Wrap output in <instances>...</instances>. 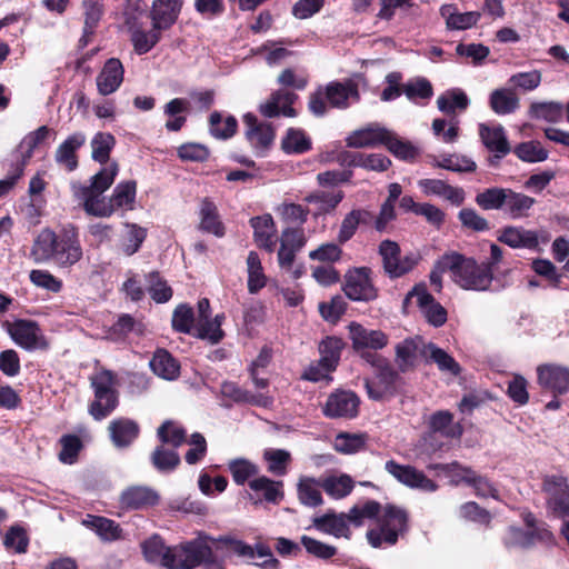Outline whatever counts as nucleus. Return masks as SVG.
Returning <instances> with one entry per match:
<instances>
[{"instance_id": "nucleus-1", "label": "nucleus", "mask_w": 569, "mask_h": 569, "mask_svg": "<svg viewBox=\"0 0 569 569\" xmlns=\"http://www.w3.org/2000/svg\"><path fill=\"white\" fill-rule=\"evenodd\" d=\"M82 256L79 230L72 223L62 226L58 232L50 228L42 229L30 250V258L36 263L52 261L61 268L76 264Z\"/></svg>"}, {"instance_id": "nucleus-2", "label": "nucleus", "mask_w": 569, "mask_h": 569, "mask_svg": "<svg viewBox=\"0 0 569 569\" xmlns=\"http://www.w3.org/2000/svg\"><path fill=\"white\" fill-rule=\"evenodd\" d=\"M118 379L113 371L102 369L90 377L94 399L88 406L89 415L97 421L109 417L119 406Z\"/></svg>"}, {"instance_id": "nucleus-3", "label": "nucleus", "mask_w": 569, "mask_h": 569, "mask_svg": "<svg viewBox=\"0 0 569 569\" xmlns=\"http://www.w3.org/2000/svg\"><path fill=\"white\" fill-rule=\"evenodd\" d=\"M350 99L353 101L360 99L358 84L355 81H331L325 88L319 87L309 96L308 108L316 117H323L327 112L326 101L331 108L347 109Z\"/></svg>"}, {"instance_id": "nucleus-4", "label": "nucleus", "mask_w": 569, "mask_h": 569, "mask_svg": "<svg viewBox=\"0 0 569 569\" xmlns=\"http://www.w3.org/2000/svg\"><path fill=\"white\" fill-rule=\"evenodd\" d=\"M453 281L466 290H488L493 280V269L485 262L478 263L473 258H467L452 251Z\"/></svg>"}, {"instance_id": "nucleus-5", "label": "nucleus", "mask_w": 569, "mask_h": 569, "mask_svg": "<svg viewBox=\"0 0 569 569\" xmlns=\"http://www.w3.org/2000/svg\"><path fill=\"white\" fill-rule=\"evenodd\" d=\"M211 556V547L204 539H193L166 550L162 566L169 569H194Z\"/></svg>"}, {"instance_id": "nucleus-6", "label": "nucleus", "mask_w": 569, "mask_h": 569, "mask_svg": "<svg viewBox=\"0 0 569 569\" xmlns=\"http://www.w3.org/2000/svg\"><path fill=\"white\" fill-rule=\"evenodd\" d=\"M118 171V163L112 161L107 167L100 169V171L91 178V183L89 186H73L74 196L82 200L83 209L88 214H91L103 201L100 197L112 186Z\"/></svg>"}, {"instance_id": "nucleus-7", "label": "nucleus", "mask_w": 569, "mask_h": 569, "mask_svg": "<svg viewBox=\"0 0 569 569\" xmlns=\"http://www.w3.org/2000/svg\"><path fill=\"white\" fill-rule=\"evenodd\" d=\"M378 253L382 260V268L386 276L393 280L411 272L419 263L420 257L408 253L401 257V248L398 242L386 239L378 246Z\"/></svg>"}, {"instance_id": "nucleus-8", "label": "nucleus", "mask_w": 569, "mask_h": 569, "mask_svg": "<svg viewBox=\"0 0 569 569\" xmlns=\"http://www.w3.org/2000/svg\"><path fill=\"white\" fill-rule=\"evenodd\" d=\"M537 542L547 547L556 546V537L545 522L541 523V527L535 528L533 530H525L517 526H509L502 538V545L507 550H529L532 549Z\"/></svg>"}, {"instance_id": "nucleus-9", "label": "nucleus", "mask_w": 569, "mask_h": 569, "mask_svg": "<svg viewBox=\"0 0 569 569\" xmlns=\"http://www.w3.org/2000/svg\"><path fill=\"white\" fill-rule=\"evenodd\" d=\"M541 490L546 495L547 511L557 519L569 517V483L566 477L547 475L542 479Z\"/></svg>"}, {"instance_id": "nucleus-10", "label": "nucleus", "mask_w": 569, "mask_h": 569, "mask_svg": "<svg viewBox=\"0 0 569 569\" xmlns=\"http://www.w3.org/2000/svg\"><path fill=\"white\" fill-rule=\"evenodd\" d=\"M369 267H355L345 274L342 290L352 301L370 302L378 298V289L371 279Z\"/></svg>"}, {"instance_id": "nucleus-11", "label": "nucleus", "mask_w": 569, "mask_h": 569, "mask_svg": "<svg viewBox=\"0 0 569 569\" xmlns=\"http://www.w3.org/2000/svg\"><path fill=\"white\" fill-rule=\"evenodd\" d=\"M360 397L352 390L338 388L330 392L321 408L328 419L351 420L359 416Z\"/></svg>"}, {"instance_id": "nucleus-12", "label": "nucleus", "mask_w": 569, "mask_h": 569, "mask_svg": "<svg viewBox=\"0 0 569 569\" xmlns=\"http://www.w3.org/2000/svg\"><path fill=\"white\" fill-rule=\"evenodd\" d=\"M7 331L11 339L21 348L32 350H47L49 342L39 323L29 319H17L13 322H7Z\"/></svg>"}, {"instance_id": "nucleus-13", "label": "nucleus", "mask_w": 569, "mask_h": 569, "mask_svg": "<svg viewBox=\"0 0 569 569\" xmlns=\"http://www.w3.org/2000/svg\"><path fill=\"white\" fill-rule=\"evenodd\" d=\"M545 230L536 231L521 226H506L498 230L497 240L512 249L539 250V243L549 241Z\"/></svg>"}, {"instance_id": "nucleus-14", "label": "nucleus", "mask_w": 569, "mask_h": 569, "mask_svg": "<svg viewBox=\"0 0 569 569\" xmlns=\"http://www.w3.org/2000/svg\"><path fill=\"white\" fill-rule=\"evenodd\" d=\"M137 182L122 181L116 186L108 202L102 201L90 216L110 217L118 209L132 210L136 201Z\"/></svg>"}, {"instance_id": "nucleus-15", "label": "nucleus", "mask_w": 569, "mask_h": 569, "mask_svg": "<svg viewBox=\"0 0 569 569\" xmlns=\"http://www.w3.org/2000/svg\"><path fill=\"white\" fill-rule=\"evenodd\" d=\"M537 382L541 389L559 397L569 392V368L543 363L537 367Z\"/></svg>"}, {"instance_id": "nucleus-16", "label": "nucleus", "mask_w": 569, "mask_h": 569, "mask_svg": "<svg viewBox=\"0 0 569 569\" xmlns=\"http://www.w3.org/2000/svg\"><path fill=\"white\" fill-rule=\"evenodd\" d=\"M417 297L418 307L421 309L427 322L439 328L447 322L448 312L435 297L428 292L425 283L416 284L407 295V299Z\"/></svg>"}, {"instance_id": "nucleus-17", "label": "nucleus", "mask_w": 569, "mask_h": 569, "mask_svg": "<svg viewBox=\"0 0 569 569\" xmlns=\"http://www.w3.org/2000/svg\"><path fill=\"white\" fill-rule=\"evenodd\" d=\"M385 469L407 487L427 492H433L438 489V485L433 480L429 479L422 471L417 470L412 466L400 465L395 460H388Z\"/></svg>"}, {"instance_id": "nucleus-18", "label": "nucleus", "mask_w": 569, "mask_h": 569, "mask_svg": "<svg viewBox=\"0 0 569 569\" xmlns=\"http://www.w3.org/2000/svg\"><path fill=\"white\" fill-rule=\"evenodd\" d=\"M409 516L406 509L387 503L383 513L378 518V523L382 527L385 542L396 545L400 535L408 530Z\"/></svg>"}, {"instance_id": "nucleus-19", "label": "nucleus", "mask_w": 569, "mask_h": 569, "mask_svg": "<svg viewBox=\"0 0 569 569\" xmlns=\"http://www.w3.org/2000/svg\"><path fill=\"white\" fill-rule=\"evenodd\" d=\"M348 329L349 338L355 351H360L362 349L380 350L389 342V337L383 331L368 329L356 321L350 322Z\"/></svg>"}, {"instance_id": "nucleus-20", "label": "nucleus", "mask_w": 569, "mask_h": 569, "mask_svg": "<svg viewBox=\"0 0 569 569\" xmlns=\"http://www.w3.org/2000/svg\"><path fill=\"white\" fill-rule=\"evenodd\" d=\"M297 100L298 94L295 92L276 90L264 103L260 104L259 111L266 118H277L279 116L295 118L297 111L292 106Z\"/></svg>"}, {"instance_id": "nucleus-21", "label": "nucleus", "mask_w": 569, "mask_h": 569, "mask_svg": "<svg viewBox=\"0 0 569 569\" xmlns=\"http://www.w3.org/2000/svg\"><path fill=\"white\" fill-rule=\"evenodd\" d=\"M120 506L126 510H144L156 507L160 501L159 493L144 486H131L122 491Z\"/></svg>"}, {"instance_id": "nucleus-22", "label": "nucleus", "mask_w": 569, "mask_h": 569, "mask_svg": "<svg viewBox=\"0 0 569 569\" xmlns=\"http://www.w3.org/2000/svg\"><path fill=\"white\" fill-rule=\"evenodd\" d=\"M124 78V68L118 58L108 59L97 76V89L101 96L116 92Z\"/></svg>"}, {"instance_id": "nucleus-23", "label": "nucleus", "mask_w": 569, "mask_h": 569, "mask_svg": "<svg viewBox=\"0 0 569 569\" xmlns=\"http://www.w3.org/2000/svg\"><path fill=\"white\" fill-rule=\"evenodd\" d=\"M249 222L253 229L256 244L269 253L273 252L277 244V229L272 216L266 213L252 217Z\"/></svg>"}, {"instance_id": "nucleus-24", "label": "nucleus", "mask_w": 569, "mask_h": 569, "mask_svg": "<svg viewBox=\"0 0 569 569\" xmlns=\"http://www.w3.org/2000/svg\"><path fill=\"white\" fill-rule=\"evenodd\" d=\"M246 138L254 148L268 149L274 139V130L270 123L259 122L258 118L248 112L243 116Z\"/></svg>"}, {"instance_id": "nucleus-25", "label": "nucleus", "mask_w": 569, "mask_h": 569, "mask_svg": "<svg viewBox=\"0 0 569 569\" xmlns=\"http://www.w3.org/2000/svg\"><path fill=\"white\" fill-rule=\"evenodd\" d=\"M182 4V0H154L150 12L154 29H170L178 20Z\"/></svg>"}, {"instance_id": "nucleus-26", "label": "nucleus", "mask_w": 569, "mask_h": 569, "mask_svg": "<svg viewBox=\"0 0 569 569\" xmlns=\"http://www.w3.org/2000/svg\"><path fill=\"white\" fill-rule=\"evenodd\" d=\"M110 439L117 448H128L140 435V427L137 421L130 418H117L108 426Z\"/></svg>"}, {"instance_id": "nucleus-27", "label": "nucleus", "mask_w": 569, "mask_h": 569, "mask_svg": "<svg viewBox=\"0 0 569 569\" xmlns=\"http://www.w3.org/2000/svg\"><path fill=\"white\" fill-rule=\"evenodd\" d=\"M198 229L202 232L210 233L217 238L226 234V226L221 220L217 204L206 197L200 202Z\"/></svg>"}, {"instance_id": "nucleus-28", "label": "nucleus", "mask_w": 569, "mask_h": 569, "mask_svg": "<svg viewBox=\"0 0 569 569\" xmlns=\"http://www.w3.org/2000/svg\"><path fill=\"white\" fill-rule=\"evenodd\" d=\"M479 137L483 146L491 152L495 158L501 159L511 151L510 143L506 137L502 126L489 127L488 124H479Z\"/></svg>"}, {"instance_id": "nucleus-29", "label": "nucleus", "mask_w": 569, "mask_h": 569, "mask_svg": "<svg viewBox=\"0 0 569 569\" xmlns=\"http://www.w3.org/2000/svg\"><path fill=\"white\" fill-rule=\"evenodd\" d=\"M373 213L365 208H356L348 212L340 224L337 241L345 244L351 240L360 226H368L372 222Z\"/></svg>"}, {"instance_id": "nucleus-30", "label": "nucleus", "mask_w": 569, "mask_h": 569, "mask_svg": "<svg viewBox=\"0 0 569 569\" xmlns=\"http://www.w3.org/2000/svg\"><path fill=\"white\" fill-rule=\"evenodd\" d=\"M86 143V136L82 132H76L69 136L56 151V161L68 171H74L78 166L77 151Z\"/></svg>"}, {"instance_id": "nucleus-31", "label": "nucleus", "mask_w": 569, "mask_h": 569, "mask_svg": "<svg viewBox=\"0 0 569 569\" xmlns=\"http://www.w3.org/2000/svg\"><path fill=\"white\" fill-rule=\"evenodd\" d=\"M346 342L337 336L325 337L318 346L320 366L327 370H337Z\"/></svg>"}, {"instance_id": "nucleus-32", "label": "nucleus", "mask_w": 569, "mask_h": 569, "mask_svg": "<svg viewBox=\"0 0 569 569\" xmlns=\"http://www.w3.org/2000/svg\"><path fill=\"white\" fill-rule=\"evenodd\" d=\"M343 199L345 192L342 190H316L305 197L306 202L317 206V209L313 212L315 218L333 212Z\"/></svg>"}, {"instance_id": "nucleus-33", "label": "nucleus", "mask_w": 569, "mask_h": 569, "mask_svg": "<svg viewBox=\"0 0 569 569\" xmlns=\"http://www.w3.org/2000/svg\"><path fill=\"white\" fill-rule=\"evenodd\" d=\"M313 527L325 533L332 535L336 538H349L350 529L346 522L345 513L337 515L333 510L327 511L312 520Z\"/></svg>"}, {"instance_id": "nucleus-34", "label": "nucleus", "mask_w": 569, "mask_h": 569, "mask_svg": "<svg viewBox=\"0 0 569 569\" xmlns=\"http://www.w3.org/2000/svg\"><path fill=\"white\" fill-rule=\"evenodd\" d=\"M428 428L433 433L451 439L461 437L463 432L460 423H453V413L449 410L433 412L429 418Z\"/></svg>"}, {"instance_id": "nucleus-35", "label": "nucleus", "mask_w": 569, "mask_h": 569, "mask_svg": "<svg viewBox=\"0 0 569 569\" xmlns=\"http://www.w3.org/2000/svg\"><path fill=\"white\" fill-rule=\"evenodd\" d=\"M150 368L154 375L166 380H174L180 375L179 361L166 349H158L153 353Z\"/></svg>"}, {"instance_id": "nucleus-36", "label": "nucleus", "mask_w": 569, "mask_h": 569, "mask_svg": "<svg viewBox=\"0 0 569 569\" xmlns=\"http://www.w3.org/2000/svg\"><path fill=\"white\" fill-rule=\"evenodd\" d=\"M387 129L380 127H368L356 130L346 138V144L349 148H366L382 144L386 139Z\"/></svg>"}, {"instance_id": "nucleus-37", "label": "nucleus", "mask_w": 569, "mask_h": 569, "mask_svg": "<svg viewBox=\"0 0 569 569\" xmlns=\"http://www.w3.org/2000/svg\"><path fill=\"white\" fill-rule=\"evenodd\" d=\"M221 392L224 397L230 398L238 403L267 407L272 402V398L264 397L263 395H253L232 381L223 382L221 386Z\"/></svg>"}, {"instance_id": "nucleus-38", "label": "nucleus", "mask_w": 569, "mask_h": 569, "mask_svg": "<svg viewBox=\"0 0 569 569\" xmlns=\"http://www.w3.org/2000/svg\"><path fill=\"white\" fill-rule=\"evenodd\" d=\"M535 203V198L508 188L503 211L512 219H521L529 216Z\"/></svg>"}, {"instance_id": "nucleus-39", "label": "nucleus", "mask_w": 569, "mask_h": 569, "mask_svg": "<svg viewBox=\"0 0 569 569\" xmlns=\"http://www.w3.org/2000/svg\"><path fill=\"white\" fill-rule=\"evenodd\" d=\"M84 525L93 530L104 541H116L122 538V529L119 523L106 517L88 516Z\"/></svg>"}, {"instance_id": "nucleus-40", "label": "nucleus", "mask_w": 569, "mask_h": 569, "mask_svg": "<svg viewBox=\"0 0 569 569\" xmlns=\"http://www.w3.org/2000/svg\"><path fill=\"white\" fill-rule=\"evenodd\" d=\"M441 14L446 18L447 28L451 30H466L478 23L481 18L479 11L457 12L453 6H443Z\"/></svg>"}, {"instance_id": "nucleus-41", "label": "nucleus", "mask_w": 569, "mask_h": 569, "mask_svg": "<svg viewBox=\"0 0 569 569\" xmlns=\"http://www.w3.org/2000/svg\"><path fill=\"white\" fill-rule=\"evenodd\" d=\"M144 279L147 291L156 303H166L172 298L173 290L159 271L154 270L147 273Z\"/></svg>"}, {"instance_id": "nucleus-42", "label": "nucleus", "mask_w": 569, "mask_h": 569, "mask_svg": "<svg viewBox=\"0 0 569 569\" xmlns=\"http://www.w3.org/2000/svg\"><path fill=\"white\" fill-rule=\"evenodd\" d=\"M281 481H273L266 476L249 481V487L254 492H261L267 502L278 505L284 497Z\"/></svg>"}, {"instance_id": "nucleus-43", "label": "nucleus", "mask_w": 569, "mask_h": 569, "mask_svg": "<svg viewBox=\"0 0 569 569\" xmlns=\"http://www.w3.org/2000/svg\"><path fill=\"white\" fill-rule=\"evenodd\" d=\"M248 291L251 295L258 293L267 284V277L263 272L261 260L256 251H250L247 257Z\"/></svg>"}, {"instance_id": "nucleus-44", "label": "nucleus", "mask_w": 569, "mask_h": 569, "mask_svg": "<svg viewBox=\"0 0 569 569\" xmlns=\"http://www.w3.org/2000/svg\"><path fill=\"white\" fill-rule=\"evenodd\" d=\"M281 149L287 154H302L312 149V143L301 129L289 128L282 138Z\"/></svg>"}, {"instance_id": "nucleus-45", "label": "nucleus", "mask_w": 569, "mask_h": 569, "mask_svg": "<svg viewBox=\"0 0 569 569\" xmlns=\"http://www.w3.org/2000/svg\"><path fill=\"white\" fill-rule=\"evenodd\" d=\"M193 308L188 303L178 305L171 318V326L176 332L191 335L194 337L197 325Z\"/></svg>"}, {"instance_id": "nucleus-46", "label": "nucleus", "mask_w": 569, "mask_h": 569, "mask_svg": "<svg viewBox=\"0 0 569 569\" xmlns=\"http://www.w3.org/2000/svg\"><path fill=\"white\" fill-rule=\"evenodd\" d=\"M152 466L161 473L174 471L180 466V456L173 449H168L163 445L157 446L150 457Z\"/></svg>"}, {"instance_id": "nucleus-47", "label": "nucleus", "mask_w": 569, "mask_h": 569, "mask_svg": "<svg viewBox=\"0 0 569 569\" xmlns=\"http://www.w3.org/2000/svg\"><path fill=\"white\" fill-rule=\"evenodd\" d=\"M238 129V121L233 116H228L222 121V116L218 111H213L209 117L210 133L217 138L227 140L232 138Z\"/></svg>"}, {"instance_id": "nucleus-48", "label": "nucleus", "mask_w": 569, "mask_h": 569, "mask_svg": "<svg viewBox=\"0 0 569 569\" xmlns=\"http://www.w3.org/2000/svg\"><path fill=\"white\" fill-rule=\"evenodd\" d=\"M508 188L491 187L479 192L475 201L476 203L486 211L489 210H503L506 206Z\"/></svg>"}, {"instance_id": "nucleus-49", "label": "nucleus", "mask_w": 569, "mask_h": 569, "mask_svg": "<svg viewBox=\"0 0 569 569\" xmlns=\"http://www.w3.org/2000/svg\"><path fill=\"white\" fill-rule=\"evenodd\" d=\"M382 144L386 146L395 157L401 160H413L418 156V149L410 141L400 139L396 133L388 129Z\"/></svg>"}, {"instance_id": "nucleus-50", "label": "nucleus", "mask_w": 569, "mask_h": 569, "mask_svg": "<svg viewBox=\"0 0 569 569\" xmlns=\"http://www.w3.org/2000/svg\"><path fill=\"white\" fill-rule=\"evenodd\" d=\"M84 37L93 36L104 14L103 0H82Z\"/></svg>"}, {"instance_id": "nucleus-51", "label": "nucleus", "mask_w": 569, "mask_h": 569, "mask_svg": "<svg viewBox=\"0 0 569 569\" xmlns=\"http://www.w3.org/2000/svg\"><path fill=\"white\" fill-rule=\"evenodd\" d=\"M437 106L446 114H455L456 110H466L469 106L467 94L459 89L448 90L437 99Z\"/></svg>"}, {"instance_id": "nucleus-52", "label": "nucleus", "mask_w": 569, "mask_h": 569, "mask_svg": "<svg viewBox=\"0 0 569 569\" xmlns=\"http://www.w3.org/2000/svg\"><path fill=\"white\" fill-rule=\"evenodd\" d=\"M529 117L537 120H545L547 122H558L563 114V107L559 102H532L529 107Z\"/></svg>"}, {"instance_id": "nucleus-53", "label": "nucleus", "mask_w": 569, "mask_h": 569, "mask_svg": "<svg viewBox=\"0 0 569 569\" xmlns=\"http://www.w3.org/2000/svg\"><path fill=\"white\" fill-rule=\"evenodd\" d=\"M223 320V313L216 315L213 319L210 317L204 323L196 327L194 337L201 340H208L211 345L219 343L224 338V332L221 329Z\"/></svg>"}, {"instance_id": "nucleus-54", "label": "nucleus", "mask_w": 569, "mask_h": 569, "mask_svg": "<svg viewBox=\"0 0 569 569\" xmlns=\"http://www.w3.org/2000/svg\"><path fill=\"white\" fill-rule=\"evenodd\" d=\"M402 90L408 100L415 103L419 101L427 102L433 96L431 82L423 77H418L402 84Z\"/></svg>"}, {"instance_id": "nucleus-55", "label": "nucleus", "mask_w": 569, "mask_h": 569, "mask_svg": "<svg viewBox=\"0 0 569 569\" xmlns=\"http://www.w3.org/2000/svg\"><path fill=\"white\" fill-rule=\"evenodd\" d=\"M61 450L58 453L59 461L64 465H73L78 461L79 455L83 449L81 438L73 433H67L59 439Z\"/></svg>"}, {"instance_id": "nucleus-56", "label": "nucleus", "mask_w": 569, "mask_h": 569, "mask_svg": "<svg viewBox=\"0 0 569 569\" xmlns=\"http://www.w3.org/2000/svg\"><path fill=\"white\" fill-rule=\"evenodd\" d=\"M513 153L523 162L536 163L548 159L549 152L537 140L518 143Z\"/></svg>"}, {"instance_id": "nucleus-57", "label": "nucleus", "mask_w": 569, "mask_h": 569, "mask_svg": "<svg viewBox=\"0 0 569 569\" xmlns=\"http://www.w3.org/2000/svg\"><path fill=\"white\" fill-rule=\"evenodd\" d=\"M114 144L116 138L110 132L96 133L91 140L92 159L101 164L108 163Z\"/></svg>"}, {"instance_id": "nucleus-58", "label": "nucleus", "mask_w": 569, "mask_h": 569, "mask_svg": "<svg viewBox=\"0 0 569 569\" xmlns=\"http://www.w3.org/2000/svg\"><path fill=\"white\" fill-rule=\"evenodd\" d=\"M318 482L313 478L303 477L298 483L299 501L307 507H318L323 503L322 495L317 488Z\"/></svg>"}, {"instance_id": "nucleus-59", "label": "nucleus", "mask_w": 569, "mask_h": 569, "mask_svg": "<svg viewBox=\"0 0 569 569\" xmlns=\"http://www.w3.org/2000/svg\"><path fill=\"white\" fill-rule=\"evenodd\" d=\"M417 350L418 346L411 338H407L396 346V362L400 372H407L409 369L415 368Z\"/></svg>"}, {"instance_id": "nucleus-60", "label": "nucleus", "mask_w": 569, "mask_h": 569, "mask_svg": "<svg viewBox=\"0 0 569 569\" xmlns=\"http://www.w3.org/2000/svg\"><path fill=\"white\" fill-rule=\"evenodd\" d=\"M320 486L330 497L342 499L352 491L355 483L350 476L341 475L326 478Z\"/></svg>"}, {"instance_id": "nucleus-61", "label": "nucleus", "mask_w": 569, "mask_h": 569, "mask_svg": "<svg viewBox=\"0 0 569 569\" xmlns=\"http://www.w3.org/2000/svg\"><path fill=\"white\" fill-rule=\"evenodd\" d=\"M518 106V98L509 90L497 89L490 94V107L497 114L512 113Z\"/></svg>"}, {"instance_id": "nucleus-62", "label": "nucleus", "mask_w": 569, "mask_h": 569, "mask_svg": "<svg viewBox=\"0 0 569 569\" xmlns=\"http://www.w3.org/2000/svg\"><path fill=\"white\" fill-rule=\"evenodd\" d=\"M131 34V41L134 48V51L138 54H144L149 52L161 39V30L152 29L150 31H144L142 29L134 28Z\"/></svg>"}, {"instance_id": "nucleus-63", "label": "nucleus", "mask_w": 569, "mask_h": 569, "mask_svg": "<svg viewBox=\"0 0 569 569\" xmlns=\"http://www.w3.org/2000/svg\"><path fill=\"white\" fill-rule=\"evenodd\" d=\"M157 436L162 445H171L173 448H179L187 442V431L184 428L167 420L157 430Z\"/></svg>"}, {"instance_id": "nucleus-64", "label": "nucleus", "mask_w": 569, "mask_h": 569, "mask_svg": "<svg viewBox=\"0 0 569 569\" xmlns=\"http://www.w3.org/2000/svg\"><path fill=\"white\" fill-rule=\"evenodd\" d=\"M228 469L233 481L239 486L244 485L247 481L249 482V479L257 476L259 472L257 465L243 458L231 460L228 465Z\"/></svg>"}]
</instances>
